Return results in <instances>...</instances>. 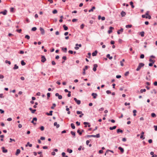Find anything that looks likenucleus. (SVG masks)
Segmentation results:
<instances>
[{"label": "nucleus", "instance_id": "nucleus-37", "mask_svg": "<svg viewBox=\"0 0 157 157\" xmlns=\"http://www.w3.org/2000/svg\"><path fill=\"white\" fill-rule=\"evenodd\" d=\"M21 64L22 65L24 66L25 65L26 63L22 60L21 61Z\"/></svg>", "mask_w": 157, "mask_h": 157}, {"label": "nucleus", "instance_id": "nucleus-15", "mask_svg": "<svg viewBox=\"0 0 157 157\" xmlns=\"http://www.w3.org/2000/svg\"><path fill=\"white\" fill-rule=\"evenodd\" d=\"M92 137L99 138L100 137V135L99 134H98L96 135H92Z\"/></svg>", "mask_w": 157, "mask_h": 157}, {"label": "nucleus", "instance_id": "nucleus-18", "mask_svg": "<svg viewBox=\"0 0 157 157\" xmlns=\"http://www.w3.org/2000/svg\"><path fill=\"white\" fill-rule=\"evenodd\" d=\"M118 149L121 151L122 153H124V149L123 148L120 147H118Z\"/></svg>", "mask_w": 157, "mask_h": 157}, {"label": "nucleus", "instance_id": "nucleus-10", "mask_svg": "<svg viewBox=\"0 0 157 157\" xmlns=\"http://www.w3.org/2000/svg\"><path fill=\"white\" fill-rule=\"evenodd\" d=\"M88 68V66H86L85 67V68L83 69V74L84 75L85 74V71Z\"/></svg>", "mask_w": 157, "mask_h": 157}, {"label": "nucleus", "instance_id": "nucleus-29", "mask_svg": "<svg viewBox=\"0 0 157 157\" xmlns=\"http://www.w3.org/2000/svg\"><path fill=\"white\" fill-rule=\"evenodd\" d=\"M71 135L74 136V137H75V132H73L72 131H71Z\"/></svg>", "mask_w": 157, "mask_h": 157}, {"label": "nucleus", "instance_id": "nucleus-39", "mask_svg": "<svg viewBox=\"0 0 157 157\" xmlns=\"http://www.w3.org/2000/svg\"><path fill=\"white\" fill-rule=\"evenodd\" d=\"M88 56H87L86 57L89 58H90L91 57V54L90 52H89L88 53Z\"/></svg>", "mask_w": 157, "mask_h": 157}, {"label": "nucleus", "instance_id": "nucleus-3", "mask_svg": "<svg viewBox=\"0 0 157 157\" xmlns=\"http://www.w3.org/2000/svg\"><path fill=\"white\" fill-rule=\"evenodd\" d=\"M74 100L77 104L80 105L81 104V101L80 100H78L76 98H74Z\"/></svg>", "mask_w": 157, "mask_h": 157}, {"label": "nucleus", "instance_id": "nucleus-28", "mask_svg": "<svg viewBox=\"0 0 157 157\" xmlns=\"http://www.w3.org/2000/svg\"><path fill=\"white\" fill-rule=\"evenodd\" d=\"M62 50L65 52L66 53L67 52V48H63Z\"/></svg>", "mask_w": 157, "mask_h": 157}, {"label": "nucleus", "instance_id": "nucleus-21", "mask_svg": "<svg viewBox=\"0 0 157 157\" xmlns=\"http://www.w3.org/2000/svg\"><path fill=\"white\" fill-rule=\"evenodd\" d=\"M116 128L117 126H114L113 127H110L109 128L110 130H113L115 129Z\"/></svg>", "mask_w": 157, "mask_h": 157}, {"label": "nucleus", "instance_id": "nucleus-24", "mask_svg": "<svg viewBox=\"0 0 157 157\" xmlns=\"http://www.w3.org/2000/svg\"><path fill=\"white\" fill-rule=\"evenodd\" d=\"M123 132V131L120 129H118L117 130V133H119V132H121L122 133Z\"/></svg>", "mask_w": 157, "mask_h": 157}, {"label": "nucleus", "instance_id": "nucleus-53", "mask_svg": "<svg viewBox=\"0 0 157 157\" xmlns=\"http://www.w3.org/2000/svg\"><path fill=\"white\" fill-rule=\"evenodd\" d=\"M22 31V30L21 29H17L16 31L19 33H21Z\"/></svg>", "mask_w": 157, "mask_h": 157}, {"label": "nucleus", "instance_id": "nucleus-48", "mask_svg": "<svg viewBox=\"0 0 157 157\" xmlns=\"http://www.w3.org/2000/svg\"><path fill=\"white\" fill-rule=\"evenodd\" d=\"M10 142H10V143L12 141H14V142H15V140L14 139H12V138H10Z\"/></svg>", "mask_w": 157, "mask_h": 157}, {"label": "nucleus", "instance_id": "nucleus-60", "mask_svg": "<svg viewBox=\"0 0 157 157\" xmlns=\"http://www.w3.org/2000/svg\"><path fill=\"white\" fill-rule=\"evenodd\" d=\"M4 98V96H3V94H0V98Z\"/></svg>", "mask_w": 157, "mask_h": 157}, {"label": "nucleus", "instance_id": "nucleus-44", "mask_svg": "<svg viewBox=\"0 0 157 157\" xmlns=\"http://www.w3.org/2000/svg\"><path fill=\"white\" fill-rule=\"evenodd\" d=\"M56 106V104H53V106L51 107V108L52 109H54V107Z\"/></svg>", "mask_w": 157, "mask_h": 157}, {"label": "nucleus", "instance_id": "nucleus-52", "mask_svg": "<svg viewBox=\"0 0 157 157\" xmlns=\"http://www.w3.org/2000/svg\"><path fill=\"white\" fill-rule=\"evenodd\" d=\"M84 26V25L83 24H82L80 25V28L82 29H83Z\"/></svg>", "mask_w": 157, "mask_h": 157}, {"label": "nucleus", "instance_id": "nucleus-36", "mask_svg": "<svg viewBox=\"0 0 157 157\" xmlns=\"http://www.w3.org/2000/svg\"><path fill=\"white\" fill-rule=\"evenodd\" d=\"M130 5L132 7V8H133L134 7V6L133 5V2H132L131 1L130 2Z\"/></svg>", "mask_w": 157, "mask_h": 157}, {"label": "nucleus", "instance_id": "nucleus-27", "mask_svg": "<svg viewBox=\"0 0 157 157\" xmlns=\"http://www.w3.org/2000/svg\"><path fill=\"white\" fill-rule=\"evenodd\" d=\"M71 126L72 129H74L75 128V126L73 123L71 124Z\"/></svg>", "mask_w": 157, "mask_h": 157}, {"label": "nucleus", "instance_id": "nucleus-42", "mask_svg": "<svg viewBox=\"0 0 157 157\" xmlns=\"http://www.w3.org/2000/svg\"><path fill=\"white\" fill-rule=\"evenodd\" d=\"M149 77L147 76H146V79L147 80H150V77H151L150 75H149L148 76Z\"/></svg>", "mask_w": 157, "mask_h": 157}, {"label": "nucleus", "instance_id": "nucleus-58", "mask_svg": "<svg viewBox=\"0 0 157 157\" xmlns=\"http://www.w3.org/2000/svg\"><path fill=\"white\" fill-rule=\"evenodd\" d=\"M52 63L53 65H55L56 64L55 62L54 61H52Z\"/></svg>", "mask_w": 157, "mask_h": 157}, {"label": "nucleus", "instance_id": "nucleus-41", "mask_svg": "<svg viewBox=\"0 0 157 157\" xmlns=\"http://www.w3.org/2000/svg\"><path fill=\"white\" fill-rule=\"evenodd\" d=\"M25 38L28 40H29L30 39V36L29 35H26L25 36Z\"/></svg>", "mask_w": 157, "mask_h": 157}, {"label": "nucleus", "instance_id": "nucleus-54", "mask_svg": "<svg viewBox=\"0 0 157 157\" xmlns=\"http://www.w3.org/2000/svg\"><path fill=\"white\" fill-rule=\"evenodd\" d=\"M76 113L78 114H81V113H82V111H78L76 112Z\"/></svg>", "mask_w": 157, "mask_h": 157}, {"label": "nucleus", "instance_id": "nucleus-43", "mask_svg": "<svg viewBox=\"0 0 157 157\" xmlns=\"http://www.w3.org/2000/svg\"><path fill=\"white\" fill-rule=\"evenodd\" d=\"M151 116L152 117H154L156 116V114L154 113H152L151 114Z\"/></svg>", "mask_w": 157, "mask_h": 157}, {"label": "nucleus", "instance_id": "nucleus-4", "mask_svg": "<svg viewBox=\"0 0 157 157\" xmlns=\"http://www.w3.org/2000/svg\"><path fill=\"white\" fill-rule=\"evenodd\" d=\"M7 11L6 10H5L4 11H1L0 12V14H2L3 15H6L7 14Z\"/></svg>", "mask_w": 157, "mask_h": 157}, {"label": "nucleus", "instance_id": "nucleus-57", "mask_svg": "<svg viewBox=\"0 0 157 157\" xmlns=\"http://www.w3.org/2000/svg\"><path fill=\"white\" fill-rule=\"evenodd\" d=\"M76 124L77 126H79L80 125V122L78 121H77L76 122Z\"/></svg>", "mask_w": 157, "mask_h": 157}, {"label": "nucleus", "instance_id": "nucleus-17", "mask_svg": "<svg viewBox=\"0 0 157 157\" xmlns=\"http://www.w3.org/2000/svg\"><path fill=\"white\" fill-rule=\"evenodd\" d=\"M21 151L19 149H17V150L16 153H15V155L17 156L18 154L20 153Z\"/></svg>", "mask_w": 157, "mask_h": 157}, {"label": "nucleus", "instance_id": "nucleus-59", "mask_svg": "<svg viewBox=\"0 0 157 157\" xmlns=\"http://www.w3.org/2000/svg\"><path fill=\"white\" fill-rule=\"evenodd\" d=\"M50 93H48L47 94V98L48 99L50 97Z\"/></svg>", "mask_w": 157, "mask_h": 157}, {"label": "nucleus", "instance_id": "nucleus-22", "mask_svg": "<svg viewBox=\"0 0 157 157\" xmlns=\"http://www.w3.org/2000/svg\"><path fill=\"white\" fill-rule=\"evenodd\" d=\"M95 8L94 6L92 7V8L89 10V12H93L94 10L95 9Z\"/></svg>", "mask_w": 157, "mask_h": 157}, {"label": "nucleus", "instance_id": "nucleus-25", "mask_svg": "<svg viewBox=\"0 0 157 157\" xmlns=\"http://www.w3.org/2000/svg\"><path fill=\"white\" fill-rule=\"evenodd\" d=\"M106 57L107 58H109L110 59H113L112 56H110V55L109 54H108L107 55Z\"/></svg>", "mask_w": 157, "mask_h": 157}, {"label": "nucleus", "instance_id": "nucleus-40", "mask_svg": "<svg viewBox=\"0 0 157 157\" xmlns=\"http://www.w3.org/2000/svg\"><path fill=\"white\" fill-rule=\"evenodd\" d=\"M146 91V90L145 89H141L140 90V92L141 93H143V92H145Z\"/></svg>", "mask_w": 157, "mask_h": 157}, {"label": "nucleus", "instance_id": "nucleus-23", "mask_svg": "<svg viewBox=\"0 0 157 157\" xmlns=\"http://www.w3.org/2000/svg\"><path fill=\"white\" fill-rule=\"evenodd\" d=\"M18 66L17 65V64H15L14 65V67H13V69L14 70H16L18 69Z\"/></svg>", "mask_w": 157, "mask_h": 157}, {"label": "nucleus", "instance_id": "nucleus-49", "mask_svg": "<svg viewBox=\"0 0 157 157\" xmlns=\"http://www.w3.org/2000/svg\"><path fill=\"white\" fill-rule=\"evenodd\" d=\"M129 74V72L128 71H127L125 72V73L124 74V75L125 76H127Z\"/></svg>", "mask_w": 157, "mask_h": 157}, {"label": "nucleus", "instance_id": "nucleus-26", "mask_svg": "<svg viewBox=\"0 0 157 157\" xmlns=\"http://www.w3.org/2000/svg\"><path fill=\"white\" fill-rule=\"evenodd\" d=\"M140 34L141 36L144 37V31L141 32L140 33Z\"/></svg>", "mask_w": 157, "mask_h": 157}, {"label": "nucleus", "instance_id": "nucleus-50", "mask_svg": "<svg viewBox=\"0 0 157 157\" xmlns=\"http://www.w3.org/2000/svg\"><path fill=\"white\" fill-rule=\"evenodd\" d=\"M40 129L41 131H43L44 130V127L43 126H41L40 127Z\"/></svg>", "mask_w": 157, "mask_h": 157}, {"label": "nucleus", "instance_id": "nucleus-7", "mask_svg": "<svg viewBox=\"0 0 157 157\" xmlns=\"http://www.w3.org/2000/svg\"><path fill=\"white\" fill-rule=\"evenodd\" d=\"M97 67H98V65L97 64H95L94 65V67L93 69V70L94 71H96V70H97L96 68Z\"/></svg>", "mask_w": 157, "mask_h": 157}, {"label": "nucleus", "instance_id": "nucleus-11", "mask_svg": "<svg viewBox=\"0 0 157 157\" xmlns=\"http://www.w3.org/2000/svg\"><path fill=\"white\" fill-rule=\"evenodd\" d=\"M1 148L2 150V151L3 153H5L7 152V150L6 149H5V147H2Z\"/></svg>", "mask_w": 157, "mask_h": 157}, {"label": "nucleus", "instance_id": "nucleus-34", "mask_svg": "<svg viewBox=\"0 0 157 157\" xmlns=\"http://www.w3.org/2000/svg\"><path fill=\"white\" fill-rule=\"evenodd\" d=\"M132 25H126L125 27L127 28H130L132 27Z\"/></svg>", "mask_w": 157, "mask_h": 157}, {"label": "nucleus", "instance_id": "nucleus-55", "mask_svg": "<svg viewBox=\"0 0 157 157\" xmlns=\"http://www.w3.org/2000/svg\"><path fill=\"white\" fill-rule=\"evenodd\" d=\"M144 57V54H142L140 56V58L141 59H143Z\"/></svg>", "mask_w": 157, "mask_h": 157}, {"label": "nucleus", "instance_id": "nucleus-19", "mask_svg": "<svg viewBox=\"0 0 157 157\" xmlns=\"http://www.w3.org/2000/svg\"><path fill=\"white\" fill-rule=\"evenodd\" d=\"M29 110L31 111V113H35V112L36 111V109H33L31 108H29Z\"/></svg>", "mask_w": 157, "mask_h": 157}, {"label": "nucleus", "instance_id": "nucleus-8", "mask_svg": "<svg viewBox=\"0 0 157 157\" xmlns=\"http://www.w3.org/2000/svg\"><path fill=\"white\" fill-rule=\"evenodd\" d=\"M114 28L113 27H110L109 28V30L108 31V33L109 34H110L112 32V29H113Z\"/></svg>", "mask_w": 157, "mask_h": 157}, {"label": "nucleus", "instance_id": "nucleus-63", "mask_svg": "<svg viewBox=\"0 0 157 157\" xmlns=\"http://www.w3.org/2000/svg\"><path fill=\"white\" fill-rule=\"evenodd\" d=\"M62 59L64 60H65L67 59V57L66 56H63L62 57Z\"/></svg>", "mask_w": 157, "mask_h": 157}, {"label": "nucleus", "instance_id": "nucleus-20", "mask_svg": "<svg viewBox=\"0 0 157 157\" xmlns=\"http://www.w3.org/2000/svg\"><path fill=\"white\" fill-rule=\"evenodd\" d=\"M53 112L52 111H51L49 112V113H47L46 114L48 116H52V113Z\"/></svg>", "mask_w": 157, "mask_h": 157}, {"label": "nucleus", "instance_id": "nucleus-45", "mask_svg": "<svg viewBox=\"0 0 157 157\" xmlns=\"http://www.w3.org/2000/svg\"><path fill=\"white\" fill-rule=\"evenodd\" d=\"M133 113H134L133 114L134 116H136V110H133Z\"/></svg>", "mask_w": 157, "mask_h": 157}, {"label": "nucleus", "instance_id": "nucleus-47", "mask_svg": "<svg viewBox=\"0 0 157 157\" xmlns=\"http://www.w3.org/2000/svg\"><path fill=\"white\" fill-rule=\"evenodd\" d=\"M36 27H33L32 28L31 30L33 31H35L36 30Z\"/></svg>", "mask_w": 157, "mask_h": 157}, {"label": "nucleus", "instance_id": "nucleus-13", "mask_svg": "<svg viewBox=\"0 0 157 157\" xmlns=\"http://www.w3.org/2000/svg\"><path fill=\"white\" fill-rule=\"evenodd\" d=\"M98 53V51L97 50H95L94 52L92 53V56H96Z\"/></svg>", "mask_w": 157, "mask_h": 157}, {"label": "nucleus", "instance_id": "nucleus-56", "mask_svg": "<svg viewBox=\"0 0 157 157\" xmlns=\"http://www.w3.org/2000/svg\"><path fill=\"white\" fill-rule=\"evenodd\" d=\"M104 110V108L103 107H101L99 109V111H102Z\"/></svg>", "mask_w": 157, "mask_h": 157}, {"label": "nucleus", "instance_id": "nucleus-64", "mask_svg": "<svg viewBox=\"0 0 157 157\" xmlns=\"http://www.w3.org/2000/svg\"><path fill=\"white\" fill-rule=\"evenodd\" d=\"M154 128H155V131H157V125L156 126H155V125L154 126Z\"/></svg>", "mask_w": 157, "mask_h": 157}, {"label": "nucleus", "instance_id": "nucleus-51", "mask_svg": "<svg viewBox=\"0 0 157 157\" xmlns=\"http://www.w3.org/2000/svg\"><path fill=\"white\" fill-rule=\"evenodd\" d=\"M106 93L108 94H110L111 93V91L110 90H107L106 91Z\"/></svg>", "mask_w": 157, "mask_h": 157}, {"label": "nucleus", "instance_id": "nucleus-6", "mask_svg": "<svg viewBox=\"0 0 157 157\" xmlns=\"http://www.w3.org/2000/svg\"><path fill=\"white\" fill-rule=\"evenodd\" d=\"M40 30L41 32V34L42 35H44L45 33V31L44 29L42 27H40Z\"/></svg>", "mask_w": 157, "mask_h": 157}, {"label": "nucleus", "instance_id": "nucleus-38", "mask_svg": "<svg viewBox=\"0 0 157 157\" xmlns=\"http://www.w3.org/2000/svg\"><path fill=\"white\" fill-rule=\"evenodd\" d=\"M5 63H8L9 65L11 64V62L10 61H8V60H6L5 61Z\"/></svg>", "mask_w": 157, "mask_h": 157}, {"label": "nucleus", "instance_id": "nucleus-16", "mask_svg": "<svg viewBox=\"0 0 157 157\" xmlns=\"http://www.w3.org/2000/svg\"><path fill=\"white\" fill-rule=\"evenodd\" d=\"M123 29L122 28H121V29L118 30L117 31V33L118 34H120L121 33H120V32L122 33V32H123Z\"/></svg>", "mask_w": 157, "mask_h": 157}, {"label": "nucleus", "instance_id": "nucleus-46", "mask_svg": "<svg viewBox=\"0 0 157 157\" xmlns=\"http://www.w3.org/2000/svg\"><path fill=\"white\" fill-rule=\"evenodd\" d=\"M57 13V11L56 10H54L52 11V13L53 14H56Z\"/></svg>", "mask_w": 157, "mask_h": 157}, {"label": "nucleus", "instance_id": "nucleus-32", "mask_svg": "<svg viewBox=\"0 0 157 157\" xmlns=\"http://www.w3.org/2000/svg\"><path fill=\"white\" fill-rule=\"evenodd\" d=\"M28 145H29V147H32V144H30L29 142H28L27 143V144L26 145V146L27 147V146Z\"/></svg>", "mask_w": 157, "mask_h": 157}, {"label": "nucleus", "instance_id": "nucleus-62", "mask_svg": "<svg viewBox=\"0 0 157 157\" xmlns=\"http://www.w3.org/2000/svg\"><path fill=\"white\" fill-rule=\"evenodd\" d=\"M68 53L71 54H72L73 53V52L72 50H69L68 51Z\"/></svg>", "mask_w": 157, "mask_h": 157}, {"label": "nucleus", "instance_id": "nucleus-31", "mask_svg": "<svg viewBox=\"0 0 157 157\" xmlns=\"http://www.w3.org/2000/svg\"><path fill=\"white\" fill-rule=\"evenodd\" d=\"M63 27L64 28V30H67L68 29V27L66 26L65 25H63Z\"/></svg>", "mask_w": 157, "mask_h": 157}, {"label": "nucleus", "instance_id": "nucleus-12", "mask_svg": "<svg viewBox=\"0 0 157 157\" xmlns=\"http://www.w3.org/2000/svg\"><path fill=\"white\" fill-rule=\"evenodd\" d=\"M121 14L122 17H123L125 16L126 13L123 11H122L121 13Z\"/></svg>", "mask_w": 157, "mask_h": 157}, {"label": "nucleus", "instance_id": "nucleus-30", "mask_svg": "<svg viewBox=\"0 0 157 157\" xmlns=\"http://www.w3.org/2000/svg\"><path fill=\"white\" fill-rule=\"evenodd\" d=\"M62 155L63 157H68V156L65 155V153L64 152L62 153Z\"/></svg>", "mask_w": 157, "mask_h": 157}, {"label": "nucleus", "instance_id": "nucleus-9", "mask_svg": "<svg viewBox=\"0 0 157 157\" xmlns=\"http://www.w3.org/2000/svg\"><path fill=\"white\" fill-rule=\"evenodd\" d=\"M91 95L93 97V98L94 99L96 98L97 96V94L95 93H92L91 94Z\"/></svg>", "mask_w": 157, "mask_h": 157}, {"label": "nucleus", "instance_id": "nucleus-14", "mask_svg": "<svg viewBox=\"0 0 157 157\" xmlns=\"http://www.w3.org/2000/svg\"><path fill=\"white\" fill-rule=\"evenodd\" d=\"M54 126H56L57 128H59L60 126L58 124H57V123L56 122H54Z\"/></svg>", "mask_w": 157, "mask_h": 157}, {"label": "nucleus", "instance_id": "nucleus-61", "mask_svg": "<svg viewBox=\"0 0 157 157\" xmlns=\"http://www.w3.org/2000/svg\"><path fill=\"white\" fill-rule=\"evenodd\" d=\"M71 91H69V92H68V94H67V96L68 97H71Z\"/></svg>", "mask_w": 157, "mask_h": 157}, {"label": "nucleus", "instance_id": "nucleus-35", "mask_svg": "<svg viewBox=\"0 0 157 157\" xmlns=\"http://www.w3.org/2000/svg\"><path fill=\"white\" fill-rule=\"evenodd\" d=\"M77 132L79 134V135H80V136L82 135V132H81L79 129H78L77 130Z\"/></svg>", "mask_w": 157, "mask_h": 157}, {"label": "nucleus", "instance_id": "nucleus-2", "mask_svg": "<svg viewBox=\"0 0 157 157\" xmlns=\"http://www.w3.org/2000/svg\"><path fill=\"white\" fill-rule=\"evenodd\" d=\"M41 62L42 63L44 62L46 60V59L45 58V57L44 56H41Z\"/></svg>", "mask_w": 157, "mask_h": 157}, {"label": "nucleus", "instance_id": "nucleus-33", "mask_svg": "<svg viewBox=\"0 0 157 157\" xmlns=\"http://www.w3.org/2000/svg\"><path fill=\"white\" fill-rule=\"evenodd\" d=\"M67 151L70 153H71L72 152V150L71 149L68 148L67 150Z\"/></svg>", "mask_w": 157, "mask_h": 157}, {"label": "nucleus", "instance_id": "nucleus-1", "mask_svg": "<svg viewBox=\"0 0 157 157\" xmlns=\"http://www.w3.org/2000/svg\"><path fill=\"white\" fill-rule=\"evenodd\" d=\"M144 65V63H139V65L136 69V71H139L140 70L141 68L143 67Z\"/></svg>", "mask_w": 157, "mask_h": 157}, {"label": "nucleus", "instance_id": "nucleus-5", "mask_svg": "<svg viewBox=\"0 0 157 157\" xmlns=\"http://www.w3.org/2000/svg\"><path fill=\"white\" fill-rule=\"evenodd\" d=\"M83 124L85 125L84 127L85 128H86L87 127V125H86V124H88V127H90L91 126L90 124V123H89V122H85L83 123Z\"/></svg>", "mask_w": 157, "mask_h": 157}]
</instances>
